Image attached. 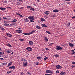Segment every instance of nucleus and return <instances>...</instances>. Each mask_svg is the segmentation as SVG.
I'll return each mask as SVG.
<instances>
[{"label":"nucleus","mask_w":75,"mask_h":75,"mask_svg":"<svg viewBox=\"0 0 75 75\" xmlns=\"http://www.w3.org/2000/svg\"><path fill=\"white\" fill-rule=\"evenodd\" d=\"M56 50H63L62 48L60 47V46H56Z\"/></svg>","instance_id":"nucleus-4"},{"label":"nucleus","mask_w":75,"mask_h":75,"mask_svg":"<svg viewBox=\"0 0 75 75\" xmlns=\"http://www.w3.org/2000/svg\"><path fill=\"white\" fill-rule=\"evenodd\" d=\"M38 29L39 30H40V29H41V27L40 26L38 28Z\"/></svg>","instance_id":"nucleus-52"},{"label":"nucleus","mask_w":75,"mask_h":75,"mask_svg":"<svg viewBox=\"0 0 75 75\" xmlns=\"http://www.w3.org/2000/svg\"><path fill=\"white\" fill-rule=\"evenodd\" d=\"M71 54H74L75 53V51L74 50H72L71 51Z\"/></svg>","instance_id":"nucleus-25"},{"label":"nucleus","mask_w":75,"mask_h":75,"mask_svg":"<svg viewBox=\"0 0 75 75\" xmlns=\"http://www.w3.org/2000/svg\"><path fill=\"white\" fill-rule=\"evenodd\" d=\"M20 9H23V7H22L20 8Z\"/></svg>","instance_id":"nucleus-62"},{"label":"nucleus","mask_w":75,"mask_h":75,"mask_svg":"<svg viewBox=\"0 0 75 75\" xmlns=\"http://www.w3.org/2000/svg\"><path fill=\"white\" fill-rule=\"evenodd\" d=\"M23 67H26L27 65L28 64V63H27V62L25 63L23 62Z\"/></svg>","instance_id":"nucleus-16"},{"label":"nucleus","mask_w":75,"mask_h":75,"mask_svg":"<svg viewBox=\"0 0 75 75\" xmlns=\"http://www.w3.org/2000/svg\"><path fill=\"white\" fill-rule=\"evenodd\" d=\"M28 18L30 20V22H31V23H34V16H29L28 17Z\"/></svg>","instance_id":"nucleus-1"},{"label":"nucleus","mask_w":75,"mask_h":75,"mask_svg":"<svg viewBox=\"0 0 75 75\" xmlns=\"http://www.w3.org/2000/svg\"><path fill=\"white\" fill-rule=\"evenodd\" d=\"M69 45L70 47H74V44L71 43H69Z\"/></svg>","instance_id":"nucleus-15"},{"label":"nucleus","mask_w":75,"mask_h":75,"mask_svg":"<svg viewBox=\"0 0 75 75\" xmlns=\"http://www.w3.org/2000/svg\"><path fill=\"white\" fill-rule=\"evenodd\" d=\"M29 42L30 45H33L34 44V42L31 41H29Z\"/></svg>","instance_id":"nucleus-9"},{"label":"nucleus","mask_w":75,"mask_h":75,"mask_svg":"<svg viewBox=\"0 0 75 75\" xmlns=\"http://www.w3.org/2000/svg\"><path fill=\"white\" fill-rule=\"evenodd\" d=\"M28 75H31V73H30V72H28Z\"/></svg>","instance_id":"nucleus-48"},{"label":"nucleus","mask_w":75,"mask_h":75,"mask_svg":"<svg viewBox=\"0 0 75 75\" xmlns=\"http://www.w3.org/2000/svg\"><path fill=\"white\" fill-rule=\"evenodd\" d=\"M16 21H17V19H14L13 20V21H12V23H13L15 22H16Z\"/></svg>","instance_id":"nucleus-24"},{"label":"nucleus","mask_w":75,"mask_h":75,"mask_svg":"<svg viewBox=\"0 0 75 75\" xmlns=\"http://www.w3.org/2000/svg\"><path fill=\"white\" fill-rule=\"evenodd\" d=\"M16 31L17 33H21L22 32H23V31H22V30H16Z\"/></svg>","instance_id":"nucleus-8"},{"label":"nucleus","mask_w":75,"mask_h":75,"mask_svg":"<svg viewBox=\"0 0 75 75\" xmlns=\"http://www.w3.org/2000/svg\"><path fill=\"white\" fill-rule=\"evenodd\" d=\"M37 1L38 2H40V0H37Z\"/></svg>","instance_id":"nucleus-64"},{"label":"nucleus","mask_w":75,"mask_h":75,"mask_svg":"<svg viewBox=\"0 0 75 75\" xmlns=\"http://www.w3.org/2000/svg\"><path fill=\"white\" fill-rule=\"evenodd\" d=\"M27 8H30V10H31L32 11H35V9H34V8L32 7H31V6H27Z\"/></svg>","instance_id":"nucleus-3"},{"label":"nucleus","mask_w":75,"mask_h":75,"mask_svg":"<svg viewBox=\"0 0 75 75\" xmlns=\"http://www.w3.org/2000/svg\"><path fill=\"white\" fill-rule=\"evenodd\" d=\"M7 46H8V47H12V46H11V45H10V44L8 43L7 44Z\"/></svg>","instance_id":"nucleus-28"},{"label":"nucleus","mask_w":75,"mask_h":75,"mask_svg":"<svg viewBox=\"0 0 75 75\" xmlns=\"http://www.w3.org/2000/svg\"><path fill=\"white\" fill-rule=\"evenodd\" d=\"M11 72H12L11 71H8L7 72V74H10V73H11Z\"/></svg>","instance_id":"nucleus-34"},{"label":"nucleus","mask_w":75,"mask_h":75,"mask_svg":"<svg viewBox=\"0 0 75 75\" xmlns=\"http://www.w3.org/2000/svg\"><path fill=\"white\" fill-rule=\"evenodd\" d=\"M0 59L1 60H4V59L3 58H1Z\"/></svg>","instance_id":"nucleus-53"},{"label":"nucleus","mask_w":75,"mask_h":75,"mask_svg":"<svg viewBox=\"0 0 75 75\" xmlns=\"http://www.w3.org/2000/svg\"><path fill=\"white\" fill-rule=\"evenodd\" d=\"M70 25V23H69V22H68L67 24V25H68V26L69 27Z\"/></svg>","instance_id":"nucleus-45"},{"label":"nucleus","mask_w":75,"mask_h":75,"mask_svg":"<svg viewBox=\"0 0 75 75\" xmlns=\"http://www.w3.org/2000/svg\"><path fill=\"white\" fill-rule=\"evenodd\" d=\"M21 59L22 61H23V62H26V61H27L26 60L24 59V58H22Z\"/></svg>","instance_id":"nucleus-23"},{"label":"nucleus","mask_w":75,"mask_h":75,"mask_svg":"<svg viewBox=\"0 0 75 75\" xmlns=\"http://www.w3.org/2000/svg\"><path fill=\"white\" fill-rule=\"evenodd\" d=\"M4 57L3 55L0 54V57Z\"/></svg>","instance_id":"nucleus-42"},{"label":"nucleus","mask_w":75,"mask_h":75,"mask_svg":"<svg viewBox=\"0 0 75 75\" xmlns=\"http://www.w3.org/2000/svg\"><path fill=\"white\" fill-rule=\"evenodd\" d=\"M19 40H20V41H24V39H21V38L20 39H19Z\"/></svg>","instance_id":"nucleus-38"},{"label":"nucleus","mask_w":75,"mask_h":75,"mask_svg":"<svg viewBox=\"0 0 75 75\" xmlns=\"http://www.w3.org/2000/svg\"><path fill=\"white\" fill-rule=\"evenodd\" d=\"M1 28V30H2V31H4V30H5V29H4V28H1H1Z\"/></svg>","instance_id":"nucleus-31"},{"label":"nucleus","mask_w":75,"mask_h":75,"mask_svg":"<svg viewBox=\"0 0 75 75\" xmlns=\"http://www.w3.org/2000/svg\"><path fill=\"white\" fill-rule=\"evenodd\" d=\"M4 3H7V1H4Z\"/></svg>","instance_id":"nucleus-56"},{"label":"nucleus","mask_w":75,"mask_h":75,"mask_svg":"<svg viewBox=\"0 0 75 75\" xmlns=\"http://www.w3.org/2000/svg\"><path fill=\"white\" fill-rule=\"evenodd\" d=\"M26 50H27L29 51H31L33 50L32 48L30 47H28L26 48Z\"/></svg>","instance_id":"nucleus-6"},{"label":"nucleus","mask_w":75,"mask_h":75,"mask_svg":"<svg viewBox=\"0 0 75 75\" xmlns=\"http://www.w3.org/2000/svg\"><path fill=\"white\" fill-rule=\"evenodd\" d=\"M17 4L18 5H19L20 3L17 2Z\"/></svg>","instance_id":"nucleus-58"},{"label":"nucleus","mask_w":75,"mask_h":75,"mask_svg":"<svg viewBox=\"0 0 75 75\" xmlns=\"http://www.w3.org/2000/svg\"><path fill=\"white\" fill-rule=\"evenodd\" d=\"M12 25H13V24H11L9 25V26H10V27H11L12 26Z\"/></svg>","instance_id":"nucleus-50"},{"label":"nucleus","mask_w":75,"mask_h":75,"mask_svg":"<svg viewBox=\"0 0 75 75\" xmlns=\"http://www.w3.org/2000/svg\"><path fill=\"white\" fill-rule=\"evenodd\" d=\"M39 64H40V63L39 62H37L35 63V65H39Z\"/></svg>","instance_id":"nucleus-35"},{"label":"nucleus","mask_w":75,"mask_h":75,"mask_svg":"<svg viewBox=\"0 0 75 75\" xmlns=\"http://www.w3.org/2000/svg\"><path fill=\"white\" fill-rule=\"evenodd\" d=\"M54 43H50L49 45L48 46H52V45Z\"/></svg>","instance_id":"nucleus-36"},{"label":"nucleus","mask_w":75,"mask_h":75,"mask_svg":"<svg viewBox=\"0 0 75 75\" xmlns=\"http://www.w3.org/2000/svg\"><path fill=\"white\" fill-rule=\"evenodd\" d=\"M35 31L34 30H33L32 32L29 33H23V34H24V35H30V34H33V33H34Z\"/></svg>","instance_id":"nucleus-2"},{"label":"nucleus","mask_w":75,"mask_h":75,"mask_svg":"<svg viewBox=\"0 0 75 75\" xmlns=\"http://www.w3.org/2000/svg\"><path fill=\"white\" fill-rule=\"evenodd\" d=\"M2 64H3V65H7V63H3Z\"/></svg>","instance_id":"nucleus-37"},{"label":"nucleus","mask_w":75,"mask_h":75,"mask_svg":"<svg viewBox=\"0 0 75 75\" xmlns=\"http://www.w3.org/2000/svg\"><path fill=\"white\" fill-rule=\"evenodd\" d=\"M66 1H71V0H66Z\"/></svg>","instance_id":"nucleus-60"},{"label":"nucleus","mask_w":75,"mask_h":75,"mask_svg":"<svg viewBox=\"0 0 75 75\" xmlns=\"http://www.w3.org/2000/svg\"><path fill=\"white\" fill-rule=\"evenodd\" d=\"M54 57H59V55H57V54H54Z\"/></svg>","instance_id":"nucleus-27"},{"label":"nucleus","mask_w":75,"mask_h":75,"mask_svg":"<svg viewBox=\"0 0 75 75\" xmlns=\"http://www.w3.org/2000/svg\"><path fill=\"white\" fill-rule=\"evenodd\" d=\"M42 58V57H37V58L38 60H41V59Z\"/></svg>","instance_id":"nucleus-19"},{"label":"nucleus","mask_w":75,"mask_h":75,"mask_svg":"<svg viewBox=\"0 0 75 75\" xmlns=\"http://www.w3.org/2000/svg\"><path fill=\"white\" fill-rule=\"evenodd\" d=\"M45 50H49L50 49H48L47 48H45Z\"/></svg>","instance_id":"nucleus-51"},{"label":"nucleus","mask_w":75,"mask_h":75,"mask_svg":"<svg viewBox=\"0 0 75 75\" xmlns=\"http://www.w3.org/2000/svg\"><path fill=\"white\" fill-rule=\"evenodd\" d=\"M48 59V58L46 57H45L44 58V61H46V60H47V59Z\"/></svg>","instance_id":"nucleus-30"},{"label":"nucleus","mask_w":75,"mask_h":75,"mask_svg":"<svg viewBox=\"0 0 75 75\" xmlns=\"http://www.w3.org/2000/svg\"><path fill=\"white\" fill-rule=\"evenodd\" d=\"M3 18H4V20H7V18H6V17H3Z\"/></svg>","instance_id":"nucleus-44"},{"label":"nucleus","mask_w":75,"mask_h":75,"mask_svg":"<svg viewBox=\"0 0 75 75\" xmlns=\"http://www.w3.org/2000/svg\"><path fill=\"white\" fill-rule=\"evenodd\" d=\"M52 73H53L52 71V70H50V74H52Z\"/></svg>","instance_id":"nucleus-41"},{"label":"nucleus","mask_w":75,"mask_h":75,"mask_svg":"<svg viewBox=\"0 0 75 75\" xmlns=\"http://www.w3.org/2000/svg\"><path fill=\"white\" fill-rule=\"evenodd\" d=\"M46 33H48V34H51V33H50V31H47Z\"/></svg>","instance_id":"nucleus-39"},{"label":"nucleus","mask_w":75,"mask_h":75,"mask_svg":"<svg viewBox=\"0 0 75 75\" xmlns=\"http://www.w3.org/2000/svg\"><path fill=\"white\" fill-rule=\"evenodd\" d=\"M24 20H25L26 22L27 23L28 22V19L27 18L24 19Z\"/></svg>","instance_id":"nucleus-26"},{"label":"nucleus","mask_w":75,"mask_h":75,"mask_svg":"<svg viewBox=\"0 0 75 75\" xmlns=\"http://www.w3.org/2000/svg\"><path fill=\"white\" fill-rule=\"evenodd\" d=\"M46 12H44V13L46 14V15H48L49 14V13H47V12H49V11H46Z\"/></svg>","instance_id":"nucleus-22"},{"label":"nucleus","mask_w":75,"mask_h":75,"mask_svg":"<svg viewBox=\"0 0 75 75\" xmlns=\"http://www.w3.org/2000/svg\"><path fill=\"white\" fill-rule=\"evenodd\" d=\"M44 40H45V41H46V42H47V41H48V38H47L45 36L44 37Z\"/></svg>","instance_id":"nucleus-10"},{"label":"nucleus","mask_w":75,"mask_h":75,"mask_svg":"<svg viewBox=\"0 0 75 75\" xmlns=\"http://www.w3.org/2000/svg\"><path fill=\"white\" fill-rule=\"evenodd\" d=\"M50 70H47L46 71V73H50Z\"/></svg>","instance_id":"nucleus-32"},{"label":"nucleus","mask_w":75,"mask_h":75,"mask_svg":"<svg viewBox=\"0 0 75 75\" xmlns=\"http://www.w3.org/2000/svg\"><path fill=\"white\" fill-rule=\"evenodd\" d=\"M19 1H21L22 2V1H23L24 0H18Z\"/></svg>","instance_id":"nucleus-49"},{"label":"nucleus","mask_w":75,"mask_h":75,"mask_svg":"<svg viewBox=\"0 0 75 75\" xmlns=\"http://www.w3.org/2000/svg\"><path fill=\"white\" fill-rule=\"evenodd\" d=\"M11 55H13V52H12L11 53Z\"/></svg>","instance_id":"nucleus-63"},{"label":"nucleus","mask_w":75,"mask_h":75,"mask_svg":"<svg viewBox=\"0 0 75 75\" xmlns=\"http://www.w3.org/2000/svg\"><path fill=\"white\" fill-rule=\"evenodd\" d=\"M53 11L54 13H57L58 12H59V10L58 9L54 10H53Z\"/></svg>","instance_id":"nucleus-14"},{"label":"nucleus","mask_w":75,"mask_h":75,"mask_svg":"<svg viewBox=\"0 0 75 75\" xmlns=\"http://www.w3.org/2000/svg\"><path fill=\"white\" fill-rule=\"evenodd\" d=\"M12 62H10L9 64L8 65V66H6V67H10V66H11V65H12Z\"/></svg>","instance_id":"nucleus-12"},{"label":"nucleus","mask_w":75,"mask_h":75,"mask_svg":"<svg viewBox=\"0 0 75 75\" xmlns=\"http://www.w3.org/2000/svg\"><path fill=\"white\" fill-rule=\"evenodd\" d=\"M52 17H55V15L54 14V15H53L52 16Z\"/></svg>","instance_id":"nucleus-47"},{"label":"nucleus","mask_w":75,"mask_h":75,"mask_svg":"<svg viewBox=\"0 0 75 75\" xmlns=\"http://www.w3.org/2000/svg\"><path fill=\"white\" fill-rule=\"evenodd\" d=\"M6 34L9 37H12V35H11L9 33H6Z\"/></svg>","instance_id":"nucleus-18"},{"label":"nucleus","mask_w":75,"mask_h":75,"mask_svg":"<svg viewBox=\"0 0 75 75\" xmlns=\"http://www.w3.org/2000/svg\"><path fill=\"white\" fill-rule=\"evenodd\" d=\"M66 74V73H65V72H64V71H62L60 73V75H65Z\"/></svg>","instance_id":"nucleus-13"},{"label":"nucleus","mask_w":75,"mask_h":75,"mask_svg":"<svg viewBox=\"0 0 75 75\" xmlns=\"http://www.w3.org/2000/svg\"><path fill=\"white\" fill-rule=\"evenodd\" d=\"M39 27V26H38V25H37V26L36 27V28H38Z\"/></svg>","instance_id":"nucleus-55"},{"label":"nucleus","mask_w":75,"mask_h":75,"mask_svg":"<svg viewBox=\"0 0 75 75\" xmlns=\"http://www.w3.org/2000/svg\"><path fill=\"white\" fill-rule=\"evenodd\" d=\"M45 75H50V74H45Z\"/></svg>","instance_id":"nucleus-61"},{"label":"nucleus","mask_w":75,"mask_h":75,"mask_svg":"<svg viewBox=\"0 0 75 75\" xmlns=\"http://www.w3.org/2000/svg\"><path fill=\"white\" fill-rule=\"evenodd\" d=\"M2 19H1V17L0 16V20H1Z\"/></svg>","instance_id":"nucleus-59"},{"label":"nucleus","mask_w":75,"mask_h":75,"mask_svg":"<svg viewBox=\"0 0 75 75\" xmlns=\"http://www.w3.org/2000/svg\"><path fill=\"white\" fill-rule=\"evenodd\" d=\"M41 20L42 21H45V19L43 18H41Z\"/></svg>","instance_id":"nucleus-29"},{"label":"nucleus","mask_w":75,"mask_h":75,"mask_svg":"<svg viewBox=\"0 0 75 75\" xmlns=\"http://www.w3.org/2000/svg\"><path fill=\"white\" fill-rule=\"evenodd\" d=\"M20 75H24V74L23 73V72H20Z\"/></svg>","instance_id":"nucleus-33"},{"label":"nucleus","mask_w":75,"mask_h":75,"mask_svg":"<svg viewBox=\"0 0 75 75\" xmlns=\"http://www.w3.org/2000/svg\"><path fill=\"white\" fill-rule=\"evenodd\" d=\"M74 18H75V16L72 17V19H74Z\"/></svg>","instance_id":"nucleus-54"},{"label":"nucleus","mask_w":75,"mask_h":75,"mask_svg":"<svg viewBox=\"0 0 75 75\" xmlns=\"http://www.w3.org/2000/svg\"><path fill=\"white\" fill-rule=\"evenodd\" d=\"M42 26L43 27H48V26L46 25L45 24H43L42 25Z\"/></svg>","instance_id":"nucleus-17"},{"label":"nucleus","mask_w":75,"mask_h":75,"mask_svg":"<svg viewBox=\"0 0 75 75\" xmlns=\"http://www.w3.org/2000/svg\"><path fill=\"white\" fill-rule=\"evenodd\" d=\"M62 67L60 66L59 65H57L56 66V69H61L62 68Z\"/></svg>","instance_id":"nucleus-7"},{"label":"nucleus","mask_w":75,"mask_h":75,"mask_svg":"<svg viewBox=\"0 0 75 75\" xmlns=\"http://www.w3.org/2000/svg\"><path fill=\"white\" fill-rule=\"evenodd\" d=\"M16 15H18L19 16H20V17H22V18H23V16H22V15H21V14L18 13H16Z\"/></svg>","instance_id":"nucleus-20"},{"label":"nucleus","mask_w":75,"mask_h":75,"mask_svg":"<svg viewBox=\"0 0 75 75\" xmlns=\"http://www.w3.org/2000/svg\"><path fill=\"white\" fill-rule=\"evenodd\" d=\"M72 64L73 65H75V62H73Z\"/></svg>","instance_id":"nucleus-43"},{"label":"nucleus","mask_w":75,"mask_h":75,"mask_svg":"<svg viewBox=\"0 0 75 75\" xmlns=\"http://www.w3.org/2000/svg\"><path fill=\"white\" fill-rule=\"evenodd\" d=\"M5 24H4L5 26H8V25H9V24H6L5 23Z\"/></svg>","instance_id":"nucleus-40"},{"label":"nucleus","mask_w":75,"mask_h":75,"mask_svg":"<svg viewBox=\"0 0 75 75\" xmlns=\"http://www.w3.org/2000/svg\"><path fill=\"white\" fill-rule=\"evenodd\" d=\"M7 51L8 54V53H10V52H11V50H7Z\"/></svg>","instance_id":"nucleus-21"},{"label":"nucleus","mask_w":75,"mask_h":75,"mask_svg":"<svg viewBox=\"0 0 75 75\" xmlns=\"http://www.w3.org/2000/svg\"><path fill=\"white\" fill-rule=\"evenodd\" d=\"M59 72V71H57L56 73V74H58Z\"/></svg>","instance_id":"nucleus-46"},{"label":"nucleus","mask_w":75,"mask_h":75,"mask_svg":"<svg viewBox=\"0 0 75 75\" xmlns=\"http://www.w3.org/2000/svg\"><path fill=\"white\" fill-rule=\"evenodd\" d=\"M0 10H2V11H4V10H6V8H3V7H1L0 8Z\"/></svg>","instance_id":"nucleus-11"},{"label":"nucleus","mask_w":75,"mask_h":75,"mask_svg":"<svg viewBox=\"0 0 75 75\" xmlns=\"http://www.w3.org/2000/svg\"><path fill=\"white\" fill-rule=\"evenodd\" d=\"M75 67V66H74V65H72V66H71L72 68H73V67Z\"/></svg>","instance_id":"nucleus-57"},{"label":"nucleus","mask_w":75,"mask_h":75,"mask_svg":"<svg viewBox=\"0 0 75 75\" xmlns=\"http://www.w3.org/2000/svg\"><path fill=\"white\" fill-rule=\"evenodd\" d=\"M9 69H13V70H14V69H16V67H15L14 66H11V67H9Z\"/></svg>","instance_id":"nucleus-5"}]
</instances>
